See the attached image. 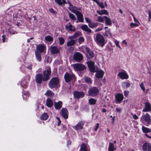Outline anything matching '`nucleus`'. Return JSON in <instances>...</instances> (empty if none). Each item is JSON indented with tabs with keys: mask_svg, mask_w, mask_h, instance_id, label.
I'll use <instances>...</instances> for the list:
<instances>
[{
	"mask_svg": "<svg viewBox=\"0 0 151 151\" xmlns=\"http://www.w3.org/2000/svg\"><path fill=\"white\" fill-rule=\"evenodd\" d=\"M85 81L88 83H91L92 81L90 78L87 77H86L84 78Z\"/></svg>",
	"mask_w": 151,
	"mask_h": 151,
	"instance_id": "obj_47",
	"label": "nucleus"
},
{
	"mask_svg": "<svg viewBox=\"0 0 151 151\" xmlns=\"http://www.w3.org/2000/svg\"><path fill=\"white\" fill-rule=\"evenodd\" d=\"M115 149L113 144L112 143H110L108 148L109 151H114Z\"/></svg>",
	"mask_w": 151,
	"mask_h": 151,
	"instance_id": "obj_35",
	"label": "nucleus"
},
{
	"mask_svg": "<svg viewBox=\"0 0 151 151\" xmlns=\"http://www.w3.org/2000/svg\"><path fill=\"white\" fill-rule=\"evenodd\" d=\"M56 118L58 120V126H59L61 123V122L60 121V118L59 117H56Z\"/></svg>",
	"mask_w": 151,
	"mask_h": 151,
	"instance_id": "obj_56",
	"label": "nucleus"
},
{
	"mask_svg": "<svg viewBox=\"0 0 151 151\" xmlns=\"http://www.w3.org/2000/svg\"><path fill=\"white\" fill-rule=\"evenodd\" d=\"M74 96L77 98H79L83 97L85 95L83 92L76 91L73 93Z\"/></svg>",
	"mask_w": 151,
	"mask_h": 151,
	"instance_id": "obj_13",
	"label": "nucleus"
},
{
	"mask_svg": "<svg viewBox=\"0 0 151 151\" xmlns=\"http://www.w3.org/2000/svg\"><path fill=\"white\" fill-rule=\"evenodd\" d=\"M46 105L49 107H51L53 106V102L51 99L48 98L46 100Z\"/></svg>",
	"mask_w": 151,
	"mask_h": 151,
	"instance_id": "obj_24",
	"label": "nucleus"
},
{
	"mask_svg": "<svg viewBox=\"0 0 151 151\" xmlns=\"http://www.w3.org/2000/svg\"><path fill=\"white\" fill-rule=\"evenodd\" d=\"M58 40L59 41V44L60 45H63L64 44L65 40L63 38L61 37H59L58 38Z\"/></svg>",
	"mask_w": 151,
	"mask_h": 151,
	"instance_id": "obj_43",
	"label": "nucleus"
},
{
	"mask_svg": "<svg viewBox=\"0 0 151 151\" xmlns=\"http://www.w3.org/2000/svg\"><path fill=\"white\" fill-rule=\"evenodd\" d=\"M29 93L27 92L23 94V98L24 99L26 100L27 99L29 98Z\"/></svg>",
	"mask_w": 151,
	"mask_h": 151,
	"instance_id": "obj_45",
	"label": "nucleus"
},
{
	"mask_svg": "<svg viewBox=\"0 0 151 151\" xmlns=\"http://www.w3.org/2000/svg\"><path fill=\"white\" fill-rule=\"evenodd\" d=\"M118 76L120 78L122 79H127L128 78V76L125 72H121L119 73Z\"/></svg>",
	"mask_w": 151,
	"mask_h": 151,
	"instance_id": "obj_17",
	"label": "nucleus"
},
{
	"mask_svg": "<svg viewBox=\"0 0 151 151\" xmlns=\"http://www.w3.org/2000/svg\"><path fill=\"white\" fill-rule=\"evenodd\" d=\"M84 48L87 52V57L90 59L92 58L93 56V52L90 51L89 48L87 47H84Z\"/></svg>",
	"mask_w": 151,
	"mask_h": 151,
	"instance_id": "obj_14",
	"label": "nucleus"
},
{
	"mask_svg": "<svg viewBox=\"0 0 151 151\" xmlns=\"http://www.w3.org/2000/svg\"><path fill=\"white\" fill-rule=\"evenodd\" d=\"M45 40L47 41L51 42L53 40V38L50 35H47L45 37Z\"/></svg>",
	"mask_w": 151,
	"mask_h": 151,
	"instance_id": "obj_40",
	"label": "nucleus"
},
{
	"mask_svg": "<svg viewBox=\"0 0 151 151\" xmlns=\"http://www.w3.org/2000/svg\"><path fill=\"white\" fill-rule=\"evenodd\" d=\"M104 72L102 70H99L97 71L96 74V76L98 78L102 77L104 74Z\"/></svg>",
	"mask_w": 151,
	"mask_h": 151,
	"instance_id": "obj_23",
	"label": "nucleus"
},
{
	"mask_svg": "<svg viewBox=\"0 0 151 151\" xmlns=\"http://www.w3.org/2000/svg\"><path fill=\"white\" fill-rule=\"evenodd\" d=\"M83 58V55L79 52H77L74 55L73 59L77 62H81Z\"/></svg>",
	"mask_w": 151,
	"mask_h": 151,
	"instance_id": "obj_7",
	"label": "nucleus"
},
{
	"mask_svg": "<svg viewBox=\"0 0 151 151\" xmlns=\"http://www.w3.org/2000/svg\"><path fill=\"white\" fill-rule=\"evenodd\" d=\"M99 123H97L96 124V127H95V131H96L98 129V128L99 127Z\"/></svg>",
	"mask_w": 151,
	"mask_h": 151,
	"instance_id": "obj_57",
	"label": "nucleus"
},
{
	"mask_svg": "<svg viewBox=\"0 0 151 151\" xmlns=\"http://www.w3.org/2000/svg\"><path fill=\"white\" fill-rule=\"evenodd\" d=\"M85 19L86 21V22L88 23V24L91 22V19L88 18L87 17H85Z\"/></svg>",
	"mask_w": 151,
	"mask_h": 151,
	"instance_id": "obj_53",
	"label": "nucleus"
},
{
	"mask_svg": "<svg viewBox=\"0 0 151 151\" xmlns=\"http://www.w3.org/2000/svg\"><path fill=\"white\" fill-rule=\"evenodd\" d=\"M93 1L95 2L102 9H104L105 7V6L104 5L103 2H99L98 0H92Z\"/></svg>",
	"mask_w": 151,
	"mask_h": 151,
	"instance_id": "obj_31",
	"label": "nucleus"
},
{
	"mask_svg": "<svg viewBox=\"0 0 151 151\" xmlns=\"http://www.w3.org/2000/svg\"><path fill=\"white\" fill-rule=\"evenodd\" d=\"M5 37H6V36L5 35H3L2 36V41H3V42H4L5 41Z\"/></svg>",
	"mask_w": 151,
	"mask_h": 151,
	"instance_id": "obj_60",
	"label": "nucleus"
},
{
	"mask_svg": "<svg viewBox=\"0 0 151 151\" xmlns=\"http://www.w3.org/2000/svg\"><path fill=\"white\" fill-rule=\"evenodd\" d=\"M75 14L76 15L78 20L79 22H83V15L81 12L79 11H77Z\"/></svg>",
	"mask_w": 151,
	"mask_h": 151,
	"instance_id": "obj_12",
	"label": "nucleus"
},
{
	"mask_svg": "<svg viewBox=\"0 0 151 151\" xmlns=\"http://www.w3.org/2000/svg\"><path fill=\"white\" fill-rule=\"evenodd\" d=\"M51 73V71L50 69L44 71L43 73V81H47L49 79Z\"/></svg>",
	"mask_w": 151,
	"mask_h": 151,
	"instance_id": "obj_6",
	"label": "nucleus"
},
{
	"mask_svg": "<svg viewBox=\"0 0 151 151\" xmlns=\"http://www.w3.org/2000/svg\"><path fill=\"white\" fill-rule=\"evenodd\" d=\"M145 120L147 123L150 122V115L148 114H146L143 116Z\"/></svg>",
	"mask_w": 151,
	"mask_h": 151,
	"instance_id": "obj_26",
	"label": "nucleus"
},
{
	"mask_svg": "<svg viewBox=\"0 0 151 151\" xmlns=\"http://www.w3.org/2000/svg\"><path fill=\"white\" fill-rule=\"evenodd\" d=\"M83 123L82 122H79L75 126V129L79 130L83 129Z\"/></svg>",
	"mask_w": 151,
	"mask_h": 151,
	"instance_id": "obj_22",
	"label": "nucleus"
},
{
	"mask_svg": "<svg viewBox=\"0 0 151 151\" xmlns=\"http://www.w3.org/2000/svg\"><path fill=\"white\" fill-rule=\"evenodd\" d=\"M116 101L120 102L124 98L123 95L121 94L118 93L116 96Z\"/></svg>",
	"mask_w": 151,
	"mask_h": 151,
	"instance_id": "obj_19",
	"label": "nucleus"
},
{
	"mask_svg": "<svg viewBox=\"0 0 151 151\" xmlns=\"http://www.w3.org/2000/svg\"><path fill=\"white\" fill-rule=\"evenodd\" d=\"M45 45L40 44L39 45H37L36 47V49L37 51L40 53H42L44 51V50L45 49Z\"/></svg>",
	"mask_w": 151,
	"mask_h": 151,
	"instance_id": "obj_15",
	"label": "nucleus"
},
{
	"mask_svg": "<svg viewBox=\"0 0 151 151\" xmlns=\"http://www.w3.org/2000/svg\"><path fill=\"white\" fill-rule=\"evenodd\" d=\"M94 40L99 45L103 46L105 44V40L104 37L100 34H97L94 38Z\"/></svg>",
	"mask_w": 151,
	"mask_h": 151,
	"instance_id": "obj_1",
	"label": "nucleus"
},
{
	"mask_svg": "<svg viewBox=\"0 0 151 151\" xmlns=\"http://www.w3.org/2000/svg\"><path fill=\"white\" fill-rule=\"evenodd\" d=\"M69 18L72 20H74L76 19L75 16L73 14L69 13Z\"/></svg>",
	"mask_w": 151,
	"mask_h": 151,
	"instance_id": "obj_46",
	"label": "nucleus"
},
{
	"mask_svg": "<svg viewBox=\"0 0 151 151\" xmlns=\"http://www.w3.org/2000/svg\"><path fill=\"white\" fill-rule=\"evenodd\" d=\"M50 49L51 52L52 54H57L60 52L61 48L56 46H51Z\"/></svg>",
	"mask_w": 151,
	"mask_h": 151,
	"instance_id": "obj_9",
	"label": "nucleus"
},
{
	"mask_svg": "<svg viewBox=\"0 0 151 151\" xmlns=\"http://www.w3.org/2000/svg\"><path fill=\"white\" fill-rule=\"evenodd\" d=\"M48 118V116L47 114L46 113L43 114L41 117V118L42 120H46Z\"/></svg>",
	"mask_w": 151,
	"mask_h": 151,
	"instance_id": "obj_42",
	"label": "nucleus"
},
{
	"mask_svg": "<svg viewBox=\"0 0 151 151\" xmlns=\"http://www.w3.org/2000/svg\"><path fill=\"white\" fill-rule=\"evenodd\" d=\"M50 12H51V13H55V11L52 9H50Z\"/></svg>",
	"mask_w": 151,
	"mask_h": 151,
	"instance_id": "obj_61",
	"label": "nucleus"
},
{
	"mask_svg": "<svg viewBox=\"0 0 151 151\" xmlns=\"http://www.w3.org/2000/svg\"><path fill=\"white\" fill-rule=\"evenodd\" d=\"M45 95L47 96H52L54 95L53 93L51 91L49 90H47Z\"/></svg>",
	"mask_w": 151,
	"mask_h": 151,
	"instance_id": "obj_37",
	"label": "nucleus"
},
{
	"mask_svg": "<svg viewBox=\"0 0 151 151\" xmlns=\"http://www.w3.org/2000/svg\"><path fill=\"white\" fill-rule=\"evenodd\" d=\"M129 91H125L124 92V94L125 96L127 97L128 95Z\"/></svg>",
	"mask_w": 151,
	"mask_h": 151,
	"instance_id": "obj_55",
	"label": "nucleus"
},
{
	"mask_svg": "<svg viewBox=\"0 0 151 151\" xmlns=\"http://www.w3.org/2000/svg\"><path fill=\"white\" fill-rule=\"evenodd\" d=\"M88 25L90 28H93L96 27L98 25V24L97 23H93L91 22L88 24Z\"/></svg>",
	"mask_w": 151,
	"mask_h": 151,
	"instance_id": "obj_36",
	"label": "nucleus"
},
{
	"mask_svg": "<svg viewBox=\"0 0 151 151\" xmlns=\"http://www.w3.org/2000/svg\"><path fill=\"white\" fill-rule=\"evenodd\" d=\"M73 37H74L75 38H77L79 36V33L78 32H76L73 35Z\"/></svg>",
	"mask_w": 151,
	"mask_h": 151,
	"instance_id": "obj_54",
	"label": "nucleus"
},
{
	"mask_svg": "<svg viewBox=\"0 0 151 151\" xmlns=\"http://www.w3.org/2000/svg\"><path fill=\"white\" fill-rule=\"evenodd\" d=\"M76 42L75 40H71L67 42V45L68 47L73 46L76 43Z\"/></svg>",
	"mask_w": 151,
	"mask_h": 151,
	"instance_id": "obj_32",
	"label": "nucleus"
},
{
	"mask_svg": "<svg viewBox=\"0 0 151 151\" xmlns=\"http://www.w3.org/2000/svg\"><path fill=\"white\" fill-rule=\"evenodd\" d=\"M88 92L90 96H95L98 94L99 91L97 88L94 87L91 88Z\"/></svg>",
	"mask_w": 151,
	"mask_h": 151,
	"instance_id": "obj_5",
	"label": "nucleus"
},
{
	"mask_svg": "<svg viewBox=\"0 0 151 151\" xmlns=\"http://www.w3.org/2000/svg\"><path fill=\"white\" fill-rule=\"evenodd\" d=\"M68 111L66 108H63L61 111V114L65 119H67L68 118Z\"/></svg>",
	"mask_w": 151,
	"mask_h": 151,
	"instance_id": "obj_10",
	"label": "nucleus"
},
{
	"mask_svg": "<svg viewBox=\"0 0 151 151\" xmlns=\"http://www.w3.org/2000/svg\"><path fill=\"white\" fill-rule=\"evenodd\" d=\"M68 9L72 12L75 14L77 11V7L75 6L73 7L72 5L69 6Z\"/></svg>",
	"mask_w": 151,
	"mask_h": 151,
	"instance_id": "obj_30",
	"label": "nucleus"
},
{
	"mask_svg": "<svg viewBox=\"0 0 151 151\" xmlns=\"http://www.w3.org/2000/svg\"><path fill=\"white\" fill-rule=\"evenodd\" d=\"M102 29V28H98V29H96L95 30V32H98V31H101V30Z\"/></svg>",
	"mask_w": 151,
	"mask_h": 151,
	"instance_id": "obj_62",
	"label": "nucleus"
},
{
	"mask_svg": "<svg viewBox=\"0 0 151 151\" xmlns=\"http://www.w3.org/2000/svg\"><path fill=\"white\" fill-rule=\"evenodd\" d=\"M116 110L118 112H120L121 110V109H119V108H116Z\"/></svg>",
	"mask_w": 151,
	"mask_h": 151,
	"instance_id": "obj_63",
	"label": "nucleus"
},
{
	"mask_svg": "<svg viewBox=\"0 0 151 151\" xmlns=\"http://www.w3.org/2000/svg\"><path fill=\"white\" fill-rule=\"evenodd\" d=\"M148 14L149 15V18L148 19V21H150V18H151V12L150 10L148 12Z\"/></svg>",
	"mask_w": 151,
	"mask_h": 151,
	"instance_id": "obj_58",
	"label": "nucleus"
},
{
	"mask_svg": "<svg viewBox=\"0 0 151 151\" xmlns=\"http://www.w3.org/2000/svg\"><path fill=\"white\" fill-rule=\"evenodd\" d=\"M114 43L116 46L118 47L120 49H122V48L119 45V41L116 40H115L114 41Z\"/></svg>",
	"mask_w": 151,
	"mask_h": 151,
	"instance_id": "obj_50",
	"label": "nucleus"
},
{
	"mask_svg": "<svg viewBox=\"0 0 151 151\" xmlns=\"http://www.w3.org/2000/svg\"><path fill=\"white\" fill-rule=\"evenodd\" d=\"M59 82V79L55 77L51 79L49 82V86L51 88L57 87Z\"/></svg>",
	"mask_w": 151,
	"mask_h": 151,
	"instance_id": "obj_2",
	"label": "nucleus"
},
{
	"mask_svg": "<svg viewBox=\"0 0 151 151\" xmlns=\"http://www.w3.org/2000/svg\"><path fill=\"white\" fill-rule=\"evenodd\" d=\"M130 26L131 28H133L138 26V24L136 23H131L130 24Z\"/></svg>",
	"mask_w": 151,
	"mask_h": 151,
	"instance_id": "obj_49",
	"label": "nucleus"
},
{
	"mask_svg": "<svg viewBox=\"0 0 151 151\" xmlns=\"http://www.w3.org/2000/svg\"><path fill=\"white\" fill-rule=\"evenodd\" d=\"M69 38L70 39H71V40H73L72 39L75 38L74 37H73V35H72V36H70V37H69Z\"/></svg>",
	"mask_w": 151,
	"mask_h": 151,
	"instance_id": "obj_64",
	"label": "nucleus"
},
{
	"mask_svg": "<svg viewBox=\"0 0 151 151\" xmlns=\"http://www.w3.org/2000/svg\"><path fill=\"white\" fill-rule=\"evenodd\" d=\"M80 151H88V149L86 145L83 143L81 145Z\"/></svg>",
	"mask_w": 151,
	"mask_h": 151,
	"instance_id": "obj_33",
	"label": "nucleus"
},
{
	"mask_svg": "<svg viewBox=\"0 0 151 151\" xmlns=\"http://www.w3.org/2000/svg\"><path fill=\"white\" fill-rule=\"evenodd\" d=\"M133 118L134 119H137L138 118V117L136 115L134 114L133 115Z\"/></svg>",
	"mask_w": 151,
	"mask_h": 151,
	"instance_id": "obj_59",
	"label": "nucleus"
},
{
	"mask_svg": "<svg viewBox=\"0 0 151 151\" xmlns=\"http://www.w3.org/2000/svg\"><path fill=\"white\" fill-rule=\"evenodd\" d=\"M74 70L76 71H81L86 69V66L83 65L79 63L73 65Z\"/></svg>",
	"mask_w": 151,
	"mask_h": 151,
	"instance_id": "obj_4",
	"label": "nucleus"
},
{
	"mask_svg": "<svg viewBox=\"0 0 151 151\" xmlns=\"http://www.w3.org/2000/svg\"><path fill=\"white\" fill-rule=\"evenodd\" d=\"M151 109V105L149 103L146 102L145 103V107L143 109V112H147L150 111Z\"/></svg>",
	"mask_w": 151,
	"mask_h": 151,
	"instance_id": "obj_18",
	"label": "nucleus"
},
{
	"mask_svg": "<svg viewBox=\"0 0 151 151\" xmlns=\"http://www.w3.org/2000/svg\"><path fill=\"white\" fill-rule=\"evenodd\" d=\"M105 17L106 16L103 17L98 16V19L97 21L99 22H103L104 21Z\"/></svg>",
	"mask_w": 151,
	"mask_h": 151,
	"instance_id": "obj_39",
	"label": "nucleus"
},
{
	"mask_svg": "<svg viewBox=\"0 0 151 151\" xmlns=\"http://www.w3.org/2000/svg\"><path fill=\"white\" fill-rule=\"evenodd\" d=\"M81 28L83 30L86 31L88 33H90L91 30L89 29L88 26L86 24H83L81 26Z\"/></svg>",
	"mask_w": 151,
	"mask_h": 151,
	"instance_id": "obj_20",
	"label": "nucleus"
},
{
	"mask_svg": "<svg viewBox=\"0 0 151 151\" xmlns=\"http://www.w3.org/2000/svg\"><path fill=\"white\" fill-rule=\"evenodd\" d=\"M104 35L109 37L112 36L111 34L109 31H106L104 34Z\"/></svg>",
	"mask_w": 151,
	"mask_h": 151,
	"instance_id": "obj_48",
	"label": "nucleus"
},
{
	"mask_svg": "<svg viewBox=\"0 0 151 151\" xmlns=\"http://www.w3.org/2000/svg\"><path fill=\"white\" fill-rule=\"evenodd\" d=\"M105 23L107 25H111V19L106 16L105 17L104 19Z\"/></svg>",
	"mask_w": 151,
	"mask_h": 151,
	"instance_id": "obj_29",
	"label": "nucleus"
},
{
	"mask_svg": "<svg viewBox=\"0 0 151 151\" xmlns=\"http://www.w3.org/2000/svg\"><path fill=\"white\" fill-rule=\"evenodd\" d=\"M35 55L37 60L38 61H40L41 60V55L40 53L38 51L36 50L35 51Z\"/></svg>",
	"mask_w": 151,
	"mask_h": 151,
	"instance_id": "obj_27",
	"label": "nucleus"
},
{
	"mask_svg": "<svg viewBox=\"0 0 151 151\" xmlns=\"http://www.w3.org/2000/svg\"><path fill=\"white\" fill-rule=\"evenodd\" d=\"M35 80L37 83H41L42 80H43L42 74H39L36 75L35 76Z\"/></svg>",
	"mask_w": 151,
	"mask_h": 151,
	"instance_id": "obj_16",
	"label": "nucleus"
},
{
	"mask_svg": "<svg viewBox=\"0 0 151 151\" xmlns=\"http://www.w3.org/2000/svg\"><path fill=\"white\" fill-rule=\"evenodd\" d=\"M144 84L142 82L139 85V86L140 87L141 89H142L143 91H144L145 90V88L143 86Z\"/></svg>",
	"mask_w": 151,
	"mask_h": 151,
	"instance_id": "obj_51",
	"label": "nucleus"
},
{
	"mask_svg": "<svg viewBox=\"0 0 151 151\" xmlns=\"http://www.w3.org/2000/svg\"><path fill=\"white\" fill-rule=\"evenodd\" d=\"M55 1L60 5H61L63 4L66 3L65 0H55Z\"/></svg>",
	"mask_w": 151,
	"mask_h": 151,
	"instance_id": "obj_41",
	"label": "nucleus"
},
{
	"mask_svg": "<svg viewBox=\"0 0 151 151\" xmlns=\"http://www.w3.org/2000/svg\"><path fill=\"white\" fill-rule=\"evenodd\" d=\"M68 24H69V25H66L65 26V28L69 30L72 31H75V28L73 26V25L70 24V22H69Z\"/></svg>",
	"mask_w": 151,
	"mask_h": 151,
	"instance_id": "obj_25",
	"label": "nucleus"
},
{
	"mask_svg": "<svg viewBox=\"0 0 151 151\" xmlns=\"http://www.w3.org/2000/svg\"><path fill=\"white\" fill-rule=\"evenodd\" d=\"M97 12L100 15H102L103 14L107 15L108 14L107 11L106 10H98L97 11Z\"/></svg>",
	"mask_w": 151,
	"mask_h": 151,
	"instance_id": "obj_28",
	"label": "nucleus"
},
{
	"mask_svg": "<svg viewBox=\"0 0 151 151\" xmlns=\"http://www.w3.org/2000/svg\"><path fill=\"white\" fill-rule=\"evenodd\" d=\"M96 102V100L93 98H91L88 100V103L90 105H94Z\"/></svg>",
	"mask_w": 151,
	"mask_h": 151,
	"instance_id": "obj_34",
	"label": "nucleus"
},
{
	"mask_svg": "<svg viewBox=\"0 0 151 151\" xmlns=\"http://www.w3.org/2000/svg\"><path fill=\"white\" fill-rule=\"evenodd\" d=\"M64 77L66 82H68L71 81H74L76 78L74 74L68 73H66L64 75Z\"/></svg>",
	"mask_w": 151,
	"mask_h": 151,
	"instance_id": "obj_3",
	"label": "nucleus"
},
{
	"mask_svg": "<svg viewBox=\"0 0 151 151\" xmlns=\"http://www.w3.org/2000/svg\"><path fill=\"white\" fill-rule=\"evenodd\" d=\"M54 105L55 109H60L62 107V102L60 101L58 102H55Z\"/></svg>",
	"mask_w": 151,
	"mask_h": 151,
	"instance_id": "obj_21",
	"label": "nucleus"
},
{
	"mask_svg": "<svg viewBox=\"0 0 151 151\" xmlns=\"http://www.w3.org/2000/svg\"><path fill=\"white\" fill-rule=\"evenodd\" d=\"M87 64L90 70L93 72H95V68L94 66V63L92 61H90L87 62Z\"/></svg>",
	"mask_w": 151,
	"mask_h": 151,
	"instance_id": "obj_8",
	"label": "nucleus"
},
{
	"mask_svg": "<svg viewBox=\"0 0 151 151\" xmlns=\"http://www.w3.org/2000/svg\"><path fill=\"white\" fill-rule=\"evenodd\" d=\"M122 85L124 87L128 88L130 86V83L128 82H124L122 83Z\"/></svg>",
	"mask_w": 151,
	"mask_h": 151,
	"instance_id": "obj_44",
	"label": "nucleus"
},
{
	"mask_svg": "<svg viewBox=\"0 0 151 151\" xmlns=\"http://www.w3.org/2000/svg\"><path fill=\"white\" fill-rule=\"evenodd\" d=\"M142 130L143 132L148 133L150 132V129L144 126L142 127Z\"/></svg>",
	"mask_w": 151,
	"mask_h": 151,
	"instance_id": "obj_38",
	"label": "nucleus"
},
{
	"mask_svg": "<svg viewBox=\"0 0 151 151\" xmlns=\"http://www.w3.org/2000/svg\"><path fill=\"white\" fill-rule=\"evenodd\" d=\"M151 145L148 143H145L143 146V149L144 151H151Z\"/></svg>",
	"mask_w": 151,
	"mask_h": 151,
	"instance_id": "obj_11",
	"label": "nucleus"
},
{
	"mask_svg": "<svg viewBox=\"0 0 151 151\" xmlns=\"http://www.w3.org/2000/svg\"><path fill=\"white\" fill-rule=\"evenodd\" d=\"M79 42V43H81L84 41V38L83 37H81L78 39Z\"/></svg>",
	"mask_w": 151,
	"mask_h": 151,
	"instance_id": "obj_52",
	"label": "nucleus"
}]
</instances>
